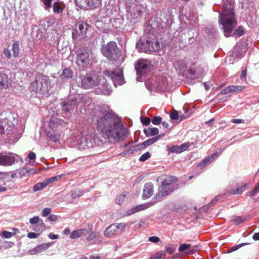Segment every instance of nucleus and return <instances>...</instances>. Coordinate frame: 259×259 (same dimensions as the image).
<instances>
[{
    "label": "nucleus",
    "mask_w": 259,
    "mask_h": 259,
    "mask_svg": "<svg viewBox=\"0 0 259 259\" xmlns=\"http://www.w3.org/2000/svg\"><path fill=\"white\" fill-rule=\"evenodd\" d=\"M97 129L104 139L112 143L123 139L126 135L125 130L120 127L118 119L109 113L99 118Z\"/></svg>",
    "instance_id": "nucleus-1"
},
{
    "label": "nucleus",
    "mask_w": 259,
    "mask_h": 259,
    "mask_svg": "<svg viewBox=\"0 0 259 259\" xmlns=\"http://www.w3.org/2000/svg\"><path fill=\"white\" fill-rule=\"evenodd\" d=\"M81 84L85 89L99 86V88L102 89V94L104 95H108L111 92L106 83L105 79L100 74L92 73L82 76Z\"/></svg>",
    "instance_id": "nucleus-2"
},
{
    "label": "nucleus",
    "mask_w": 259,
    "mask_h": 259,
    "mask_svg": "<svg viewBox=\"0 0 259 259\" xmlns=\"http://www.w3.org/2000/svg\"><path fill=\"white\" fill-rule=\"evenodd\" d=\"M219 22L223 25L225 36H230L237 25V20L232 8L227 9L225 7L224 12L220 15Z\"/></svg>",
    "instance_id": "nucleus-3"
},
{
    "label": "nucleus",
    "mask_w": 259,
    "mask_h": 259,
    "mask_svg": "<svg viewBox=\"0 0 259 259\" xmlns=\"http://www.w3.org/2000/svg\"><path fill=\"white\" fill-rule=\"evenodd\" d=\"M49 78L48 76L42 74H38L31 84V88L36 93L44 94L49 90Z\"/></svg>",
    "instance_id": "nucleus-4"
},
{
    "label": "nucleus",
    "mask_w": 259,
    "mask_h": 259,
    "mask_svg": "<svg viewBox=\"0 0 259 259\" xmlns=\"http://www.w3.org/2000/svg\"><path fill=\"white\" fill-rule=\"evenodd\" d=\"M176 179L172 176H165L162 184L159 188L158 197L165 196L171 193L174 190V187L172 183L175 181Z\"/></svg>",
    "instance_id": "nucleus-5"
},
{
    "label": "nucleus",
    "mask_w": 259,
    "mask_h": 259,
    "mask_svg": "<svg viewBox=\"0 0 259 259\" xmlns=\"http://www.w3.org/2000/svg\"><path fill=\"white\" fill-rule=\"evenodd\" d=\"M102 54L109 60H116L119 56V52L118 50L116 44L113 41H110L102 49Z\"/></svg>",
    "instance_id": "nucleus-6"
},
{
    "label": "nucleus",
    "mask_w": 259,
    "mask_h": 259,
    "mask_svg": "<svg viewBox=\"0 0 259 259\" xmlns=\"http://www.w3.org/2000/svg\"><path fill=\"white\" fill-rule=\"evenodd\" d=\"M150 62L145 59L138 60L135 64V69L137 73L144 74L146 73L150 67Z\"/></svg>",
    "instance_id": "nucleus-7"
},
{
    "label": "nucleus",
    "mask_w": 259,
    "mask_h": 259,
    "mask_svg": "<svg viewBox=\"0 0 259 259\" xmlns=\"http://www.w3.org/2000/svg\"><path fill=\"white\" fill-rule=\"evenodd\" d=\"M104 73L106 76L111 77L114 82L117 81L120 84L123 83V73L121 70L118 69L111 72L107 70L104 71Z\"/></svg>",
    "instance_id": "nucleus-8"
},
{
    "label": "nucleus",
    "mask_w": 259,
    "mask_h": 259,
    "mask_svg": "<svg viewBox=\"0 0 259 259\" xmlns=\"http://www.w3.org/2000/svg\"><path fill=\"white\" fill-rule=\"evenodd\" d=\"M17 155L14 154H0V165L4 166H9L13 164L15 160Z\"/></svg>",
    "instance_id": "nucleus-9"
},
{
    "label": "nucleus",
    "mask_w": 259,
    "mask_h": 259,
    "mask_svg": "<svg viewBox=\"0 0 259 259\" xmlns=\"http://www.w3.org/2000/svg\"><path fill=\"white\" fill-rule=\"evenodd\" d=\"M87 28L83 24L77 23L75 25V30L72 32V37L74 39L81 38L85 36Z\"/></svg>",
    "instance_id": "nucleus-10"
},
{
    "label": "nucleus",
    "mask_w": 259,
    "mask_h": 259,
    "mask_svg": "<svg viewBox=\"0 0 259 259\" xmlns=\"http://www.w3.org/2000/svg\"><path fill=\"white\" fill-rule=\"evenodd\" d=\"M143 51L149 53L158 51L160 48V44L157 40L150 41L147 40L143 43Z\"/></svg>",
    "instance_id": "nucleus-11"
},
{
    "label": "nucleus",
    "mask_w": 259,
    "mask_h": 259,
    "mask_svg": "<svg viewBox=\"0 0 259 259\" xmlns=\"http://www.w3.org/2000/svg\"><path fill=\"white\" fill-rule=\"evenodd\" d=\"M144 6L140 4L133 5L129 9V12L134 19H138L141 16Z\"/></svg>",
    "instance_id": "nucleus-12"
},
{
    "label": "nucleus",
    "mask_w": 259,
    "mask_h": 259,
    "mask_svg": "<svg viewBox=\"0 0 259 259\" xmlns=\"http://www.w3.org/2000/svg\"><path fill=\"white\" fill-rule=\"evenodd\" d=\"M89 63V54L87 52L79 51L77 56V64L84 67Z\"/></svg>",
    "instance_id": "nucleus-13"
},
{
    "label": "nucleus",
    "mask_w": 259,
    "mask_h": 259,
    "mask_svg": "<svg viewBox=\"0 0 259 259\" xmlns=\"http://www.w3.org/2000/svg\"><path fill=\"white\" fill-rule=\"evenodd\" d=\"M13 123L8 119H4L0 121V133L3 134L5 131H11L13 127Z\"/></svg>",
    "instance_id": "nucleus-14"
},
{
    "label": "nucleus",
    "mask_w": 259,
    "mask_h": 259,
    "mask_svg": "<svg viewBox=\"0 0 259 259\" xmlns=\"http://www.w3.org/2000/svg\"><path fill=\"white\" fill-rule=\"evenodd\" d=\"M51 245L52 243L50 242L42 243L40 245H37L33 249L30 250L29 251V253L31 255L36 254L48 249Z\"/></svg>",
    "instance_id": "nucleus-15"
},
{
    "label": "nucleus",
    "mask_w": 259,
    "mask_h": 259,
    "mask_svg": "<svg viewBox=\"0 0 259 259\" xmlns=\"http://www.w3.org/2000/svg\"><path fill=\"white\" fill-rule=\"evenodd\" d=\"M76 144L78 145V148L82 150H85L92 147L91 140L84 137H81L79 139V141Z\"/></svg>",
    "instance_id": "nucleus-16"
},
{
    "label": "nucleus",
    "mask_w": 259,
    "mask_h": 259,
    "mask_svg": "<svg viewBox=\"0 0 259 259\" xmlns=\"http://www.w3.org/2000/svg\"><path fill=\"white\" fill-rule=\"evenodd\" d=\"M152 204L150 203H146L144 204L137 205L129 210H128L126 212V215H130L133 214H134L136 212H138L140 211L144 210L149 207H150Z\"/></svg>",
    "instance_id": "nucleus-17"
},
{
    "label": "nucleus",
    "mask_w": 259,
    "mask_h": 259,
    "mask_svg": "<svg viewBox=\"0 0 259 259\" xmlns=\"http://www.w3.org/2000/svg\"><path fill=\"white\" fill-rule=\"evenodd\" d=\"M245 88L244 86L242 85H232L226 87L225 89L222 90L220 93L222 95H226L232 92H236V91H241L243 90Z\"/></svg>",
    "instance_id": "nucleus-18"
},
{
    "label": "nucleus",
    "mask_w": 259,
    "mask_h": 259,
    "mask_svg": "<svg viewBox=\"0 0 259 259\" xmlns=\"http://www.w3.org/2000/svg\"><path fill=\"white\" fill-rule=\"evenodd\" d=\"M190 146V144L188 143H184L181 145L174 146L170 148V151L172 153H181L184 151L187 150Z\"/></svg>",
    "instance_id": "nucleus-19"
},
{
    "label": "nucleus",
    "mask_w": 259,
    "mask_h": 259,
    "mask_svg": "<svg viewBox=\"0 0 259 259\" xmlns=\"http://www.w3.org/2000/svg\"><path fill=\"white\" fill-rule=\"evenodd\" d=\"M64 4L60 0H55L53 3V9L55 13H61L65 8Z\"/></svg>",
    "instance_id": "nucleus-20"
},
{
    "label": "nucleus",
    "mask_w": 259,
    "mask_h": 259,
    "mask_svg": "<svg viewBox=\"0 0 259 259\" xmlns=\"http://www.w3.org/2000/svg\"><path fill=\"white\" fill-rule=\"evenodd\" d=\"M153 194V185L151 183L146 184L143 189V197L145 198L150 197Z\"/></svg>",
    "instance_id": "nucleus-21"
},
{
    "label": "nucleus",
    "mask_w": 259,
    "mask_h": 259,
    "mask_svg": "<svg viewBox=\"0 0 259 259\" xmlns=\"http://www.w3.org/2000/svg\"><path fill=\"white\" fill-rule=\"evenodd\" d=\"M10 82L8 75L5 73L0 74V90L8 88Z\"/></svg>",
    "instance_id": "nucleus-22"
},
{
    "label": "nucleus",
    "mask_w": 259,
    "mask_h": 259,
    "mask_svg": "<svg viewBox=\"0 0 259 259\" xmlns=\"http://www.w3.org/2000/svg\"><path fill=\"white\" fill-rule=\"evenodd\" d=\"M117 230L115 226L113 224L108 227L104 231V235L107 237H112L116 233Z\"/></svg>",
    "instance_id": "nucleus-23"
},
{
    "label": "nucleus",
    "mask_w": 259,
    "mask_h": 259,
    "mask_svg": "<svg viewBox=\"0 0 259 259\" xmlns=\"http://www.w3.org/2000/svg\"><path fill=\"white\" fill-rule=\"evenodd\" d=\"M85 229H79L74 231L70 235V237L71 239H76L81 236L85 235L87 233Z\"/></svg>",
    "instance_id": "nucleus-24"
},
{
    "label": "nucleus",
    "mask_w": 259,
    "mask_h": 259,
    "mask_svg": "<svg viewBox=\"0 0 259 259\" xmlns=\"http://www.w3.org/2000/svg\"><path fill=\"white\" fill-rule=\"evenodd\" d=\"M218 156V154L217 153H213L211 156L204 158L199 164V166L204 167L205 165L211 162L215 158Z\"/></svg>",
    "instance_id": "nucleus-25"
},
{
    "label": "nucleus",
    "mask_w": 259,
    "mask_h": 259,
    "mask_svg": "<svg viewBox=\"0 0 259 259\" xmlns=\"http://www.w3.org/2000/svg\"><path fill=\"white\" fill-rule=\"evenodd\" d=\"M85 3L91 9H95L101 5L102 0H85Z\"/></svg>",
    "instance_id": "nucleus-26"
},
{
    "label": "nucleus",
    "mask_w": 259,
    "mask_h": 259,
    "mask_svg": "<svg viewBox=\"0 0 259 259\" xmlns=\"http://www.w3.org/2000/svg\"><path fill=\"white\" fill-rule=\"evenodd\" d=\"M12 232L7 231H3L2 232V236L7 239L10 238L12 236H15L19 231L18 229L15 228H12Z\"/></svg>",
    "instance_id": "nucleus-27"
},
{
    "label": "nucleus",
    "mask_w": 259,
    "mask_h": 259,
    "mask_svg": "<svg viewBox=\"0 0 259 259\" xmlns=\"http://www.w3.org/2000/svg\"><path fill=\"white\" fill-rule=\"evenodd\" d=\"M73 76V72L68 68L64 69L61 75L62 79L67 80Z\"/></svg>",
    "instance_id": "nucleus-28"
},
{
    "label": "nucleus",
    "mask_w": 259,
    "mask_h": 259,
    "mask_svg": "<svg viewBox=\"0 0 259 259\" xmlns=\"http://www.w3.org/2000/svg\"><path fill=\"white\" fill-rule=\"evenodd\" d=\"M159 138L160 136H158L155 137H153L151 139H148L144 142L142 144H140V146L141 147L143 146L144 147H148L153 144V143H155L159 139Z\"/></svg>",
    "instance_id": "nucleus-29"
},
{
    "label": "nucleus",
    "mask_w": 259,
    "mask_h": 259,
    "mask_svg": "<svg viewBox=\"0 0 259 259\" xmlns=\"http://www.w3.org/2000/svg\"><path fill=\"white\" fill-rule=\"evenodd\" d=\"M158 129L156 127L148 128L144 130V133L147 136H153L158 134Z\"/></svg>",
    "instance_id": "nucleus-30"
},
{
    "label": "nucleus",
    "mask_w": 259,
    "mask_h": 259,
    "mask_svg": "<svg viewBox=\"0 0 259 259\" xmlns=\"http://www.w3.org/2000/svg\"><path fill=\"white\" fill-rule=\"evenodd\" d=\"M240 46L241 47V52L240 54L239 53H237L236 54L238 56L241 57L245 55L246 51V44L245 43L241 44L240 46L237 45L235 48V50L237 52L238 51V50L240 48Z\"/></svg>",
    "instance_id": "nucleus-31"
},
{
    "label": "nucleus",
    "mask_w": 259,
    "mask_h": 259,
    "mask_svg": "<svg viewBox=\"0 0 259 259\" xmlns=\"http://www.w3.org/2000/svg\"><path fill=\"white\" fill-rule=\"evenodd\" d=\"M12 50L13 51V57H18L19 54V45L18 42H15L13 43L12 47Z\"/></svg>",
    "instance_id": "nucleus-32"
},
{
    "label": "nucleus",
    "mask_w": 259,
    "mask_h": 259,
    "mask_svg": "<svg viewBox=\"0 0 259 259\" xmlns=\"http://www.w3.org/2000/svg\"><path fill=\"white\" fill-rule=\"evenodd\" d=\"M47 186V184L46 183L45 180L42 183H38L35 185L33 187L34 191H38L43 189Z\"/></svg>",
    "instance_id": "nucleus-33"
},
{
    "label": "nucleus",
    "mask_w": 259,
    "mask_h": 259,
    "mask_svg": "<svg viewBox=\"0 0 259 259\" xmlns=\"http://www.w3.org/2000/svg\"><path fill=\"white\" fill-rule=\"evenodd\" d=\"M62 177V175H59L56 177H53L50 178L46 179L45 180V181L46 184H47V186L51 183H53L55 182L58 181Z\"/></svg>",
    "instance_id": "nucleus-34"
},
{
    "label": "nucleus",
    "mask_w": 259,
    "mask_h": 259,
    "mask_svg": "<svg viewBox=\"0 0 259 259\" xmlns=\"http://www.w3.org/2000/svg\"><path fill=\"white\" fill-rule=\"evenodd\" d=\"M70 195L72 198L75 199L81 196L82 195V192L80 190H75L71 191Z\"/></svg>",
    "instance_id": "nucleus-35"
},
{
    "label": "nucleus",
    "mask_w": 259,
    "mask_h": 259,
    "mask_svg": "<svg viewBox=\"0 0 259 259\" xmlns=\"http://www.w3.org/2000/svg\"><path fill=\"white\" fill-rule=\"evenodd\" d=\"M50 139L54 142H57L59 141L60 139V134L59 133H54V134L50 136Z\"/></svg>",
    "instance_id": "nucleus-36"
},
{
    "label": "nucleus",
    "mask_w": 259,
    "mask_h": 259,
    "mask_svg": "<svg viewBox=\"0 0 259 259\" xmlns=\"http://www.w3.org/2000/svg\"><path fill=\"white\" fill-rule=\"evenodd\" d=\"M116 228V230H119L121 231H123L125 228L126 227V224L124 223H120L117 224H114Z\"/></svg>",
    "instance_id": "nucleus-37"
},
{
    "label": "nucleus",
    "mask_w": 259,
    "mask_h": 259,
    "mask_svg": "<svg viewBox=\"0 0 259 259\" xmlns=\"http://www.w3.org/2000/svg\"><path fill=\"white\" fill-rule=\"evenodd\" d=\"M125 194H123L120 195L116 199V203L118 204L121 205L123 201H124L125 198Z\"/></svg>",
    "instance_id": "nucleus-38"
},
{
    "label": "nucleus",
    "mask_w": 259,
    "mask_h": 259,
    "mask_svg": "<svg viewBox=\"0 0 259 259\" xmlns=\"http://www.w3.org/2000/svg\"><path fill=\"white\" fill-rule=\"evenodd\" d=\"M151 156V154L149 152H147L143 154L140 158L139 160L141 161L144 162L149 159Z\"/></svg>",
    "instance_id": "nucleus-39"
},
{
    "label": "nucleus",
    "mask_w": 259,
    "mask_h": 259,
    "mask_svg": "<svg viewBox=\"0 0 259 259\" xmlns=\"http://www.w3.org/2000/svg\"><path fill=\"white\" fill-rule=\"evenodd\" d=\"M55 0H40L45 5L46 9L48 10L51 8V2H55Z\"/></svg>",
    "instance_id": "nucleus-40"
},
{
    "label": "nucleus",
    "mask_w": 259,
    "mask_h": 259,
    "mask_svg": "<svg viewBox=\"0 0 259 259\" xmlns=\"http://www.w3.org/2000/svg\"><path fill=\"white\" fill-rule=\"evenodd\" d=\"M243 32L244 30L243 28L241 26H239L234 32V34L238 36H240L243 34Z\"/></svg>",
    "instance_id": "nucleus-41"
},
{
    "label": "nucleus",
    "mask_w": 259,
    "mask_h": 259,
    "mask_svg": "<svg viewBox=\"0 0 259 259\" xmlns=\"http://www.w3.org/2000/svg\"><path fill=\"white\" fill-rule=\"evenodd\" d=\"M161 120H162V118L161 117L156 116V117H154L152 119V122L153 124H154L155 125H158L161 123Z\"/></svg>",
    "instance_id": "nucleus-42"
},
{
    "label": "nucleus",
    "mask_w": 259,
    "mask_h": 259,
    "mask_svg": "<svg viewBox=\"0 0 259 259\" xmlns=\"http://www.w3.org/2000/svg\"><path fill=\"white\" fill-rule=\"evenodd\" d=\"M190 248V245L189 244H183L180 245L179 250L181 252L184 251Z\"/></svg>",
    "instance_id": "nucleus-43"
},
{
    "label": "nucleus",
    "mask_w": 259,
    "mask_h": 259,
    "mask_svg": "<svg viewBox=\"0 0 259 259\" xmlns=\"http://www.w3.org/2000/svg\"><path fill=\"white\" fill-rule=\"evenodd\" d=\"M39 236V233H36L34 232H29L27 234V237L29 239H36L38 238Z\"/></svg>",
    "instance_id": "nucleus-44"
},
{
    "label": "nucleus",
    "mask_w": 259,
    "mask_h": 259,
    "mask_svg": "<svg viewBox=\"0 0 259 259\" xmlns=\"http://www.w3.org/2000/svg\"><path fill=\"white\" fill-rule=\"evenodd\" d=\"M170 117L172 119H174V120L178 119L179 118L178 112L176 110L173 111L170 115Z\"/></svg>",
    "instance_id": "nucleus-45"
},
{
    "label": "nucleus",
    "mask_w": 259,
    "mask_h": 259,
    "mask_svg": "<svg viewBox=\"0 0 259 259\" xmlns=\"http://www.w3.org/2000/svg\"><path fill=\"white\" fill-rule=\"evenodd\" d=\"M246 186V185H244L243 186L238 188L235 191H233V193L235 194L241 193L245 190Z\"/></svg>",
    "instance_id": "nucleus-46"
},
{
    "label": "nucleus",
    "mask_w": 259,
    "mask_h": 259,
    "mask_svg": "<svg viewBox=\"0 0 259 259\" xmlns=\"http://www.w3.org/2000/svg\"><path fill=\"white\" fill-rule=\"evenodd\" d=\"M259 192V182L257 186H255L254 189L250 193V195L252 196H255L256 193Z\"/></svg>",
    "instance_id": "nucleus-47"
},
{
    "label": "nucleus",
    "mask_w": 259,
    "mask_h": 259,
    "mask_svg": "<svg viewBox=\"0 0 259 259\" xmlns=\"http://www.w3.org/2000/svg\"><path fill=\"white\" fill-rule=\"evenodd\" d=\"M39 221V218L37 216H35V217H34L33 218H31L30 220H29V223L32 224V225H34V224H37V223H38Z\"/></svg>",
    "instance_id": "nucleus-48"
},
{
    "label": "nucleus",
    "mask_w": 259,
    "mask_h": 259,
    "mask_svg": "<svg viewBox=\"0 0 259 259\" xmlns=\"http://www.w3.org/2000/svg\"><path fill=\"white\" fill-rule=\"evenodd\" d=\"M4 54L6 57L8 59H10L11 57V53L10 52V50L8 49H5L4 50Z\"/></svg>",
    "instance_id": "nucleus-49"
},
{
    "label": "nucleus",
    "mask_w": 259,
    "mask_h": 259,
    "mask_svg": "<svg viewBox=\"0 0 259 259\" xmlns=\"http://www.w3.org/2000/svg\"><path fill=\"white\" fill-rule=\"evenodd\" d=\"M51 212V209L49 208H45L43 209L42 214L44 217H47Z\"/></svg>",
    "instance_id": "nucleus-50"
},
{
    "label": "nucleus",
    "mask_w": 259,
    "mask_h": 259,
    "mask_svg": "<svg viewBox=\"0 0 259 259\" xmlns=\"http://www.w3.org/2000/svg\"><path fill=\"white\" fill-rule=\"evenodd\" d=\"M149 240L152 242L157 243L159 241L160 239L158 237L152 236L149 238Z\"/></svg>",
    "instance_id": "nucleus-51"
},
{
    "label": "nucleus",
    "mask_w": 259,
    "mask_h": 259,
    "mask_svg": "<svg viewBox=\"0 0 259 259\" xmlns=\"http://www.w3.org/2000/svg\"><path fill=\"white\" fill-rule=\"evenodd\" d=\"M6 183L3 181L0 180V192L6 191L7 188L3 187V185H5Z\"/></svg>",
    "instance_id": "nucleus-52"
},
{
    "label": "nucleus",
    "mask_w": 259,
    "mask_h": 259,
    "mask_svg": "<svg viewBox=\"0 0 259 259\" xmlns=\"http://www.w3.org/2000/svg\"><path fill=\"white\" fill-rule=\"evenodd\" d=\"M233 221L235 223V224H239L241 223L242 222H243V220L239 217H235L233 219Z\"/></svg>",
    "instance_id": "nucleus-53"
},
{
    "label": "nucleus",
    "mask_w": 259,
    "mask_h": 259,
    "mask_svg": "<svg viewBox=\"0 0 259 259\" xmlns=\"http://www.w3.org/2000/svg\"><path fill=\"white\" fill-rule=\"evenodd\" d=\"M36 157V155L34 152H30L28 155V158L30 160H34Z\"/></svg>",
    "instance_id": "nucleus-54"
},
{
    "label": "nucleus",
    "mask_w": 259,
    "mask_h": 259,
    "mask_svg": "<svg viewBox=\"0 0 259 259\" xmlns=\"http://www.w3.org/2000/svg\"><path fill=\"white\" fill-rule=\"evenodd\" d=\"M49 237L51 239H57L59 238V235L51 233L49 234Z\"/></svg>",
    "instance_id": "nucleus-55"
},
{
    "label": "nucleus",
    "mask_w": 259,
    "mask_h": 259,
    "mask_svg": "<svg viewBox=\"0 0 259 259\" xmlns=\"http://www.w3.org/2000/svg\"><path fill=\"white\" fill-rule=\"evenodd\" d=\"M97 234L96 233H92L90 234L88 238L89 240H92L97 237Z\"/></svg>",
    "instance_id": "nucleus-56"
},
{
    "label": "nucleus",
    "mask_w": 259,
    "mask_h": 259,
    "mask_svg": "<svg viewBox=\"0 0 259 259\" xmlns=\"http://www.w3.org/2000/svg\"><path fill=\"white\" fill-rule=\"evenodd\" d=\"M150 122V119L149 118L146 117L142 120V123L145 125H148Z\"/></svg>",
    "instance_id": "nucleus-57"
},
{
    "label": "nucleus",
    "mask_w": 259,
    "mask_h": 259,
    "mask_svg": "<svg viewBox=\"0 0 259 259\" xmlns=\"http://www.w3.org/2000/svg\"><path fill=\"white\" fill-rule=\"evenodd\" d=\"M4 179V180L9 179V176L7 174L5 173H2L0 172V179Z\"/></svg>",
    "instance_id": "nucleus-58"
},
{
    "label": "nucleus",
    "mask_w": 259,
    "mask_h": 259,
    "mask_svg": "<svg viewBox=\"0 0 259 259\" xmlns=\"http://www.w3.org/2000/svg\"><path fill=\"white\" fill-rule=\"evenodd\" d=\"M231 122L234 123H243V121L240 119H233L231 120Z\"/></svg>",
    "instance_id": "nucleus-59"
},
{
    "label": "nucleus",
    "mask_w": 259,
    "mask_h": 259,
    "mask_svg": "<svg viewBox=\"0 0 259 259\" xmlns=\"http://www.w3.org/2000/svg\"><path fill=\"white\" fill-rule=\"evenodd\" d=\"M57 216L56 215H54V214H51L49 217V219L51 221H56L57 220Z\"/></svg>",
    "instance_id": "nucleus-60"
},
{
    "label": "nucleus",
    "mask_w": 259,
    "mask_h": 259,
    "mask_svg": "<svg viewBox=\"0 0 259 259\" xmlns=\"http://www.w3.org/2000/svg\"><path fill=\"white\" fill-rule=\"evenodd\" d=\"M246 72H247L246 69H244V70H243L241 71V75H240V78H245L246 77Z\"/></svg>",
    "instance_id": "nucleus-61"
},
{
    "label": "nucleus",
    "mask_w": 259,
    "mask_h": 259,
    "mask_svg": "<svg viewBox=\"0 0 259 259\" xmlns=\"http://www.w3.org/2000/svg\"><path fill=\"white\" fill-rule=\"evenodd\" d=\"M252 238L254 240H259V232L254 234V235H253Z\"/></svg>",
    "instance_id": "nucleus-62"
},
{
    "label": "nucleus",
    "mask_w": 259,
    "mask_h": 259,
    "mask_svg": "<svg viewBox=\"0 0 259 259\" xmlns=\"http://www.w3.org/2000/svg\"><path fill=\"white\" fill-rule=\"evenodd\" d=\"M63 233L65 235H68L70 233V231L69 229L66 228L64 230Z\"/></svg>",
    "instance_id": "nucleus-63"
},
{
    "label": "nucleus",
    "mask_w": 259,
    "mask_h": 259,
    "mask_svg": "<svg viewBox=\"0 0 259 259\" xmlns=\"http://www.w3.org/2000/svg\"><path fill=\"white\" fill-rule=\"evenodd\" d=\"M162 125L165 128H168V126H169L168 123L166 122H162Z\"/></svg>",
    "instance_id": "nucleus-64"
}]
</instances>
